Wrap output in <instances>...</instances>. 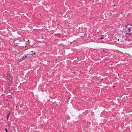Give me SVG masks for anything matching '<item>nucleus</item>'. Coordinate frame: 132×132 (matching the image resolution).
<instances>
[{
  "mask_svg": "<svg viewBox=\"0 0 132 132\" xmlns=\"http://www.w3.org/2000/svg\"><path fill=\"white\" fill-rule=\"evenodd\" d=\"M26 58L25 57H24V56H23L22 57V60H24Z\"/></svg>",
  "mask_w": 132,
  "mask_h": 132,
  "instance_id": "obj_5",
  "label": "nucleus"
},
{
  "mask_svg": "<svg viewBox=\"0 0 132 132\" xmlns=\"http://www.w3.org/2000/svg\"><path fill=\"white\" fill-rule=\"evenodd\" d=\"M103 79H101V80H103Z\"/></svg>",
  "mask_w": 132,
  "mask_h": 132,
  "instance_id": "obj_10",
  "label": "nucleus"
},
{
  "mask_svg": "<svg viewBox=\"0 0 132 132\" xmlns=\"http://www.w3.org/2000/svg\"><path fill=\"white\" fill-rule=\"evenodd\" d=\"M5 130L6 132H7V130L6 128L5 129Z\"/></svg>",
  "mask_w": 132,
  "mask_h": 132,
  "instance_id": "obj_6",
  "label": "nucleus"
},
{
  "mask_svg": "<svg viewBox=\"0 0 132 132\" xmlns=\"http://www.w3.org/2000/svg\"><path fill=\"white\" fill-rule=\"evenodd\" d=\"M25 90V89H23V90Z\"/></svg>",
  "mask_w": 132,
  "mask_h": 132,
  "instance_id": "obj_12",
  "label": "nucleus"
},
{
  "mask_svg": "<svg viewBox=\"0 0 132 132\" xmlns=\"http://www.w3.org/2000/svg\"><path fill=\"white\" fill-rule=\"evenodd\" d=\"M125 32L127 35H132V25L130 24L127 25L125 29Z\"/></svg>",
  "mask_w": 132,
  "mask_h": 132,
  "instance_id": "obj_1",
  "label": "nucleus"
},
{
  "mask_svg": "<svg viewBox=\"0 0 132 132\" xmlns=\"http://www.w3.org/2000/svg\"><path fill=\"white\" fill-rule=\"evenodd\" d=\"M27 55H25V56H24V57H25V58L27 57Z\"/></svg>",
  "mask_w": 132,
  "mask_h": 132,
  "instance_id": "obj_7",
  "label": "nucleus"
},
{
  "mask_svg": "<svg viewBox=\"0 0 132 132\" xmlns=\"http://www.w3.org/2000/svg\"><path fill=\"white\" fill-rule=\"evenodd\" d=\"M103 39V38H101V39Z\"/></svg>",
  "mask_w": 132,
  "mask_h": 132,
  "instance_id": "obj_9",
  "label": "nucleus"
},
{
  "mask_svg": "<svg viewBox=\"0 0 132 132\" xmlns=\"http://www.w3.org/2000/svg\"><path fill=\"white\" fill-rule=\"evenodd\" d=\"M113 87H115L114 86H113Z\"/></svg>",
  "mask_w": 132,
  "mask_h": 132,
  "instance_id": "obj_11",
  "label": "nucleus"
},
{
  "mask_svg": "<svg viewBox=\"0 0 132 132\" xmlns=\"http://www.w3.org/2000/svg\"><path fill=\"white\" fill-rule=\"evenodd\" d=\"M14 45L16 47H17L18 46V44H17V43H14Z\"/></svg>",
  "mask_w": 132,
  "mask_h": 132,
  "instance_id": "obj_3",
  "label": "nucleus"
},
{
  "mask_svg": "<svg viewBox=\"0 0 132 132\" xmlns=\"http://www.w3.org/2000/svg\"><path fill=\"white\" fill-rule=\"evenodd\" d=\"M9 92H10V93H11V90H9Z\"/></svg>",
  "mask_w": 132,
  "mask_h": 132,
  "instance_id": "obj_8",
  "label": "nucleus"
},
{
  "mask_svg": "<svg viewBox=\"0 0 132 132\" xmlns=\"http://www.w3.org/2000/svg\"><path fill=\"white\" fill-rule=\"evenodd\" d=\"M10 113L8 114L7 116V119H8L9 118V117L10 115Z\"/></svg>",
  "mask_w": 132,
  "mask_h": 132,
  "instance_id": "obj_4",
  "label": "nucleus"
},
{
  "mask_svg": "<svg viewBox=\"0 0 132 132\" xmlns=\"http://www.w3.org/2000/svg\"><path fill=\"white\" fill-rule=\"evenodd\" d=\"M7 81L8 82V85L9 86H10L11 85V83L12 82L11 78L9 75H8L7 76Z\"/></svg>",
  "mask_w": 132,
  "mask_h": 132,
  "instance_id": "obj_2",
  "label": "nucleus"
}]
</instances>
